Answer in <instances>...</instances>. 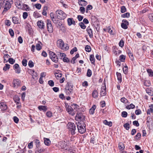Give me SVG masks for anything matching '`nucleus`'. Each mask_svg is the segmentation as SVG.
Here are the masks:
<instances>
[{"label": "nucleus", "instance_id": "20", "mask_svg": "<svg viewBox=\"0 0 153 153\" xmlns=\"http://www.w3.org/2000/svg\"><path fill=\"white\" fill-rule=\"evenodd\" d=\"M21 9L26 11L29 10L30 8L26 4H23L21 7Z\"/></svg>", "mask_w": 153, "mask_h": 153}, {"label": "nucleus", "instance_id": "51", "mask_svg": "<svg viewBox=\"0 0 153 153\" xmlns=\"http://www.w3.org/2000/svg\"><path fill=\"white\" fill-rule=\"evenodd\" d=\"M124 127L127 130H128L130 128V125L128 123H126L124 125Z\"/></svg>", "mask_w": 153, "mask_h": 153}, {"label": "nucleus", "instance_id": "43", "mask_svg": "<svg viewBox=\"0 0 153 153\" xmlns=\"http://www.w3.org/2000/svg\"><path fill=\"white\" fill-rule=\"evenodd\" d=\"M85 51L87 52H90L91 50V48L90 46L86 45L85 47Z\"/></svg>", "mask_w": 153, "mask_h": 153}, {"label": "nucleus", "instance_id": "55", "mask_svg": "<svg viewBox=\"0 0 153 153\" xmlns=\"http://www.w3.org/2000/svg\"><path fill=\"white\" fill-rule=\"evenodd\" d=\"M128 114L126 111H123L122 112V116L124 117H127Z\"/></svg>", "mask_w": 153, "mask_h": 153}, {"label": "nucleus", "instance_id": "59", "mask_svg": "<svg viewBox=\"0 0 153 153\" xmlns=\"http://www.w3.org/2000/svg\"><path fill=\"white\" fill-rule=\"evenodd\" d=\"M58 19L54 17L53 19H51L52 21L55 24H56L58 23V22H59V21L58 20Z\"/></svg>", "mask_w": 153, "mask_h": 153}, {"label": "nucleus", "instance_id": "46", "mask_svg": "<svg viewBox=\"0 0 153 153\" xmlns=\"http://www.w3.org/2000/svg\"><path fill=\"white\" fill-rule=\"evenodd\" d=\"M79 25L80 26L81 28H82V29H85L86 28V26L82 22H81L79 23Z\"/></svg>", "mask_w": 153, "mask_h": 153}, {"label": "nucleus", "instance_id": "28", "mask_svg": "<svg viewBox=\"0 0 153 153\" xmlns=\"http://www.w3.org/2000/svg\"><path fill=\"white\" fill-rule=\"evenodd\" d=\"M42 44V43L40 42H38V43L36 45V48L37 50L38 51L40 50L42 48V46L41 45Z\"/></svg>", "mask_w": 153, "mask_h": 153}, {"label": "nucleus", "instance_id": "50", "mask_svg": "<svg viewBox=\"0 0 153 153\" xmlns=\"http://www.w3.org/2000/svg\"><path fill=\"white\" fill-rule=\"evenodd\" d=\"M9 32L12 37H13L14 36V33L13 30L11 28L9 30Z\"/></svg>", "mask_w": 153, "mask_h": 153}, {"label": "nucleus", "instance_id": "35", "mask_svg": "<svg viewBox=\"0 0 153 153\" xmlns=\"http://www.w3.org/2000/svg\"><path fill=\"white\" fill-rule=\"evenodd\" d=\"M65 88H69V89H71L73 90V85L72 83L70 82H68L67 83Z\"/></svg>", "mask_w": 153, "mask_h": 153}, {"label": "nucleus", "instance_id": "37", "mask_svg": "<svg viewBox=\"0 0 153 153\" xmlns=\"http://www.w3.org/2000/svg\"><path fill=\"white\" fill-rule=\"evenodd\" d=\"M106 88H103V89H102L100 92V95L101 96H105L106 94Z\"/></svg>", "mask_w": 153, "mask_h": 153}, {"label": "nucleus", "instance_id": "62", "mask_svg": "<svg viewBox=\"0 0 153 153\" xmlns=\"http://www.w3.org/2000/svg\"><path fill=\"white\" fill-rule=\"evenodd\" d=\"M58 55L59 56L61 57H64L66 56V54L64 53H61L60 52H58Z\"/></svg>", "mask_w": 153, "mask_h": 153}, {"label": "nucleus", "instance_id": "11", "mask_svg": "<svg viewBox=\"0 0 153 153\" xmlns=\"http://www.w3.org/2000/svg\"><path fill=\"white\" fill-rule=\"evenodd\" d=\"M66 111L69 114L72 116L74 115L75 114L74 110L71 106H68L66 109Z\"/></svg>", "mask_w": 153, "mask_h": 153}, {"label": "nucleus", "instance_id": "41", "mask_svg": "<svg viewBox=\"0 0 153 153\" xmlns=\"http://www.w3.org/2000/svg\"><path fill=\"white\" fill-rule=\"evenodd\" d=\"M92 74V73L91 71L89 69H88L86 74L87 76L88 77H90L91 76Z\"/></svg>", "mask_w": 153, "mask_h": 153}, {"label": "nucleus", "instance_id": "25", "mask_svg": "<svg viewBox=\"0 0 153 153\" xmlns=\"http://www.w3.org/2000/svg\"><path fill=\"white\" fill-rule=\"evenodd\" d=\"M118 148L121 151H123L125 148L124 144L122 143H120L118 144Z\"/></svg>", "mask_w": 153, "mask_h": 153}, {"label": "nucleus", "instance_id": "4", "mask_svg": "<svg viewBox=\"0 0 153 153\" xmlns=\"http://www.w3.org/2000/svg\"><path fill=\"white\" fill-rule=\"evenodd\" d=\"M67 126L69 131H71V134L74 135L75 134V131L76 130V127L74 123L72 122H69L67 125Z\"/></svg>", "mask_w": 153, "mask_h": 153}, {"label": "nucleus", "instance_id": "64", "mask_svg": "<svg viewBox=\"0 0 153 153\" xmlns=\"http://www.w3.org/2000/svg\"><path fill=\"white\" fill-rule=\"evenodd\" d=\"M67 153H75V150H73L72 149H69L68 150H66Z\"/></svg>", "mask_w": 153, "mask_h": 153}, {"label": "nucleus", "instance_id": "19", "mask_svg": "<svg viewBox=\"0 0 153 153\" xmlns=\"http://www.w3.org/2000/svg\"><path fill=\"white\" fill-rule=\"evenodd\" d=\"M38 109L41 111L45 112L47 110V106L44 105H40L38 107Z\"/></svg>", "mask_w": 153, "mask_h": 153}, {"label": "nucleus", "instance_id": "36", "mask_svg": "<svg viewBox=\"0 0 153 153\" xmlns=\"http://www.w3.org/2000/svg\"><path fill=\"white\" fill-rule=\"evenodd\" d=\"M135 107V105L132 103H131L130 105H128L126 106V108L128 109H133Z\"/></svg>", "mask_w": 153, "mask_h": 153}, {"label": "nucleus", "instance_id": "33", "mask_svg": "<svg viewBox=\"0 0 153 153\" xmlns=\"http://www.w3.org/2000/svg\"><path fill=\"white\" fill-rule=\"evenodd\" d=\"M9 57V55L8 54H6L4 55L3 57L4 58V63L7 62L8 61Z\"/></svg>", "mask_w": 153, "mask_h": 153}, {"label": "nucleus", "instance_id": "47", "mask_svg": "<svg viewBox=\"0 0 153 153\" xmlns=\"http://www.w3.org/2000/svg\"><path fill=\"white\" fill-rule=\"evenodd\" d=\"M124 45V42L123 39H121L119 43V45L120 47L122 48Z\"/></svg>", "mask_w": 153, "mask_h": 153}, {"label": "nucleus", "instance_id": "18", "mask_svg": "<svg viewBox=\"0 0 153 153\" xmlns=\"http://www.w3.org/2000/svg\"><path fill=\"white\" fill-rule=\"evenodd\" d=\"M26 29L27 30L29 33H31L32 31L30 25L28 23H27L25 26Z\"/></svg>", "mask_w": 153, "mask_h": 153}, {"label": "nucleus", "instance_id": "30", "mask_svg": "<svg viewBox=\"0 0 153 153\" xmlns=\"http://www.w3.org/2000/svg\"><path fill=\"white\" fill-rule=\"evenodd\" d=\"M48 7L45 6L44 7L42 13L43 15L46 16L47 15V11L48 10Z\"/></svg>", "mask_w": 153, "mask_h": 153}, {"label": "nucleus", "instance_id": "45", "mask_svg": "<svg viewBox=\"0 0 153 153\" xmlns=\"http://www.w3.org/2000/svg\"><path fill=\"white\" fill-rule=\"evenodd\" d=\"M120 101L124 103H126L128 102V100L125 97H122L120 99Z\"/></svg>", "mask_w": 153, "mask_h": 153}, {"label": "nucleus", "instance_id": "48", "mask_svg": "<svg viewBox=\"0 0 153 153\" xmlns=\"http://www.w3.org/2000/svg\"><path fill=\"white\" fill-rule=\"evenodd\" d=\"M13 99L14 102L17 101H20V99L18 96H15L13 98Z\"/></svg>", "mask_w": 153, "mask_h": 153}, {"label": "nucleus", "instance_id": "29", "mask_svg": "<svg viewBox=\"0 0 153 153\" xmlns=\"http://www.w3.org/2000/svg\"><path fill=\"white\" fill-rule=\"evenodd\" d=\"M147 72L149 76L152 77L153 76V71L151 69H147Z\"/></svg>", "mask_w": 153, "mask_h": 153}, {"label": "nucleus", "instance_id": "53", "mask_svg": "<svg viewBox=\"0 0 153 153\" xmlns=\"http://www.w3.org/2000/svg\"><path fill=\"white\" fill-rule=\"evenodd\" d=\"M60 3L65 8H67L68 7V5L66 4L64 2L62 1L61 0L60 1Z\"/></svg>", "mask_w": 153, "mask_h": 153}, {"label": "nucleus", "instance_id": "52", "mask_svg": "<svg viewBox=\"0 0 153 153\" xmlns=\"http://www.w3.org/2000/svg\"><path fill=\"white\" fill-rule=\"evenodd\" d=\"M151 113H153V110L152 108H150L148 109L147 112V114L150 115Z\"/></svg>", "mask_w": 153, "mask_h": 153}, {"label": "nucleus", "instance_id": "12", "mask_svg": "<svg viewBox=\"0 0 153 153\" xmlns=\"http://www.w3.org/2000/svg\"><path fill=\"white\" fill-rule=\"evenodd\" d=\"M13 68L15 71V72L17 74H19L20 73V68L19 67V65L17 64H16L13 66Z\"/></svg>", "mask_w": 153, "mask_h": 153}, {"label": "nucleus", "instance_id": "23", "mask_svg": "<svg viewBox=\"0 0 153 153\" xmlns=\"http://www.w3.org/2000/svg\"><path fill=\"white\" fill-rule=\"evenodd\" d=\"M90 60L91 61L92 64L94 65L95 64V58L93 55H91L90 56Z\"/></svg>", "mask_w": 153, "mask_h": 153}, {"label": "nucleus", "instance_id": "60", "mask_svg": "<svg viewBox=\"0 0 153 153\" xmlns=\"http://www.w3.org/2000/svg\"><path fill=\"white\" fill-rule=\"evenodd\" d=\"M8 61L10 63L13 64L15 62V60L10 58L8 59Z\"/></svg>", "mask_w": 153, "mask_h": 153}, {"label": "nucleus", "instance_id": "42", "mask_svg": "<svg viewBox=\"0 0 153 153\" xmlns=\"http://www.w3.org/2000/svg\"><path fill=\"white\" fill-rule=\"evenodd\" d=\"M120 11L122 13H124L126 11V9L124 6H123L121 7Z\"/></svg>", "mask_w": 153, "mask_h": 153}, {"label": "nucleus", "instance_id": "8", "mask_svg": "<svg viewBox=\"0 0 153 153\" xmlns=\"http://www.w3.org/2000/svg\"><path fill=\"white\" fill-rule=\"evenodd\" d=\"M85 118L84 116L81 113H77L75 119L76 120L82 121Z\"/></svg>", "mask_w": 153, "mask_h": 153}, {"label": "nucleus", "instance_id": "39", "mask_svg": "<svg viewBox=\"0 0 153 153\" xmlns=\"http://www.w3.org/2000/svg\"><path fill=\"white\" fill-rule=\"evenodd\" d=\"M130 16V13H126L121 15V17L123 18H128Z\"/></svg>", "mask_w": 153, "mask_h": 153}, {"label": "nucleus", "instance_id": "44", "mask_svg": "<svg viewBox=\"0 0 153 153\" xmlns=\"http://www.w3.org/2000/svg\"><path fill=\"white\" fill-rule=\"evenodd\" d=\"M69 46L68 45H65L64 44V45L63 46V48H62L61 49L64 51H67L69 49Z\"/></svg>", "mask_w": 153, "mask_h": 153}, {"label": "nucleus", "instance_id": "5", "mask_svg": "<svg viewBox=\"0 0 153 153\" xmlns=\"http://www.w3.org/2000/svg\"><path fill=\"white\" fill-rule=\"evenodd\" d=\"M50 57L53 61L57 63L58 61V59L57 55L53 52L50 51L49 53Z\"/></svg>", "mask_w": 153, "mask_h": 153}, {"label": "nucleus", "instance_id": "6", "mask_svg": "<svg viewBox=\"0 0 153 153\" xmlns=\"http://www.w3.org/2000/svg\"><path fill=\"white\" fill-rule=\"evenodd\" d=\"M47 28L48 31L50 33H52L53 32V28L51 21L49 19L47 20Z\"/></svg>", "mask_w": 153, "mask_h": 153}, {"label": "nucleus", "instance_id": "61", "mask_svg": "<svg viewBox=\"0 0 153 153\" xmlns=\"http://www.w3.org/2000/svg\"><path fill=\"white\" fill-rule=\"evenodd\" d=\"M77 50V48L76 47H74L71 51L70 53L71 54H73L74 52L76 51Z\"/></svg>", "mask_w": 153, "mask_h": 153}, {"label": "nucleus", "instance_id": "31", "mask_svg": "<svg viewBox=\"0 0 153 153\" xmlns=\"http://www.w3.org/2000/svg\"><path fill=\"white\" fill-rule=\"evenodd\" d=\"M116 74L117 77V79L120 82H121L122 81V76L120 73L119 72H117Z\"/></svg>", "mask_w": 153, "mask_h": 153}, {"label": "nucleus", "instance_id": "26", "mask_svg": "<svg viewBox=\"0 0 153 153\" xmlns=\"http://www.w3.org/2000/svg\"><path fill=\"white\" fill-rule=\"evenodd\" d=\"M92 97L94 98H97L98 97V93L96 90H94L92 93Z\"/></svg>", "mask_w": 153, "mask_h": 153}, {"label": "nucleus", "instance_id": "14", "mask_svg": "<svg viewBox=\"0 0 153 153\" xmlns=\"http://www.w3.org/2000/svg\"><path fill=\"white\" fill-rule=\"evenodd\" d=\"M7 108V106L5 102H2L0 103V109L2 111H4Z\"/></svg>", "mask_w": 153, "mask_h": 153}, {"label": "nucleus", "instance_id": "27", "mask_svg": "<svg viewBox=\"0 0 153 153\" xmlns=\"http://www.w3.org/2000/svg\"><path fill=\"white\" fill-rule=\"evenodd\" d=\"M103 123L105 125H108L110 127L112 126V123L111 121L108 122L106 120H105L103 121Z\"/></svg>", "mask_w": 153, "mask_h": 153}, {"label": "nucleus", "instance_id": "16", "mask_svg": "<svg viewBox=\"0 0 153 153\" xmlns=\"http://www.w3.org/2000/svg\"><path fill=\"white\" fill-rule=\"evenodd\" d=\"M86 31L88 34L90 38L93 37V33L91 29L90 28V27L89 26L86 29Z\"/></svg>", "mask_w": 153, "mask_h": 153}, {"label": "nucleus", "instance_id": "9", "mask_svg": "<svg viewBox=\"0 0 153 153\" xmlns=\"http://www.w3.org/2000/svg\"><path fill=\"white\" fill-rule=\"evenodd\" d=\"M56 44L57 46L61 49L63 48V46L64 45V42L61 39H58L57 41Z\"/></svg>", "mask_w": 153, "mask_h": 153}, {"label": "nucleus", "instance_id": "7", "mask_svg": "<svg viewBox=\"0 0 153 153\" xmlns=\"http://www.w3.org/2000/svg\"><path fill=\"white\" fill-rule=\"evenodd\" d=\"M59 148L67 150L68 149V146L67 143L65 142H60L59 144Z\"/></svg>", "mask_w": 153, "mask_h": 153}, {"label": "nucleus", "instance_id": "40", "mask_svg": "<svg viewBox=\"0 0 153 153\" xmlns=\"http://www.w3.org/2000/svg\"><path fill=\"white\" fill-rule=\"evenodd\" d=\"M10 68V65L8 64H6L5 66L4 67L3 69L4 71H6L8 70Z\"/></svg>", "mask_w": 153, "mask_h": 153}, {"label": "nucleus", "instance_id": "10", "mask_svg": "<svg viewBox=\"0 0 153 153\" xmlns=\"http://www.w3.org/2000/svg\"><path fill=\"white\" fill-rule=\"evenodd\" d=\"M21 82L18 79H14L13 82V87H16L21 85Z\"/></svg>", "mask_w": 153, "mask_h": 153}, {"label": "nucleus", "instance_id": "49", "mask_svg": "<svg viewBox=\"0 0 153 153\" xmlns=\"http://www.w3.org/2000/svg\"><path fill=\"white\" fill-rule=\"evenodd\" d=\"M141 134L140 133H138L137 135L135 136V139L136 140H138L139 138H140Z\"/></svg>", "mask_w": 153, "mask_h": 153}, {"label": "nucleus", "instance_id": "3", "mask_svg": "<svg viewBox=\"0 0 153 153\" xmlns=\"http://www.w3.org/2000/svg\"><path fill=\"white\" fill-rule=\"evenodd\" d=\"M55 14L57 18L60 20L64 19L67 16L66 14L60 10H57L55 12Z\"/></svg>", "mask_w": 153, "mask_h": 153}, {"label": "nucleus", "instance_id": "22", "mask_svg": "<svg viewBox=\"0 0 153 153\" xmlns=\"http://www.w3.org/2000/svg\"><path fill=\"white\" fill-rule=\"evenodd\" d=\"M96 108V106L95 105H93L92 108H91L89 111V113L91 114H93L94 112V111Z\"/></svg>", "mask_w": 153, "mask_h": 153}, {"label": "nucleus", "instance_id": "63", "mask_svg": "<svg viewBox=\"0 0 153 153\" xmlns=\"http://www.w3.org/2000/svg\"><path fill=\"white\" fill-rule=\"evenodd\" d=\"M28 66L30 68H32L33 67L34 63L31 60H30L29 62Z\"/></svg>", "mask_w": 153, "mask_h": 153}, {"label": "nucleus", "instance_id": "54", "mask_svg": "<svg viewBox=\"0 0 153 153\" xmlns=\"http://www.w3.org/2000/svg\"><path fill=\"white\" fill-rule=\"evenodd\" d=\"M107 32L111 35H114V34L112 33L113 30H111L110 27H108Z\"/></svg>", "mask_w": 153, "mask_h": 153}, {"label": "nucleus", "instance_id": "17", "mask_svg": "<svg viewBox=\"0 0 153 153\" xmlns=\"http://www.w3.org/2000/svg\"><path fill=\"white\" fill-rule=\"evenodd\" d=\"M78 3L79 5L85 6L87 4V2L84 0H78Z\"/></svg>", "mask_w": 153, "mask_h": 153}, {"label": "nucleus", "instance_id": "58", "mask_svg": "<svg viewBox=\"0 0 153 153\" xmlns=\"http://www.w3.org/2000/svg\"><path fill=\"white\" fill-rule=\"evenodd\" d=\"M127 24H125L124 23H122L121 24L122 27L124 29H126L128 27L127 26Z\"/></svg>", "mask_w": 153, "mask_h": 153}, {"label": "nucleus", "instance_id": "32", "mask_svg": "<svg viewBox=\"0 0 153 153\" xmlns=\"http://www.w3.org/2000/svg\"><path fill=\"white\" fill-rule=\"evenodd\" d=\"M65 91L67 93V95H70L72 93L73 89L68 88H65Z\"/></svg>", "mask_w": 153, "mask_h": 153}, {"label": "nucleus", "instance_id": "1", "mask_svg": "<svg viewBox=\"0 0 153 153\" xmlns=\"http://www.w3.org/2000/svg\"><path fill=\"white\" fill-rule=\"evenodd\" d=\"M0 10L4 8L2 13L4 14L10 9L11 7V4L8 1L4 0L0 3Z\"/></svg>", "mask_w": 153, "mask_h": 153}, {"label": "nucleus", "instance_id": "56", "mask_svg": "<svg viewBox=\"0 0 153 153\" xmlns=\"http://www.w3.org/2000/svg\"><path fill=\"white\" fill-rule=\"evenodd\" d=\"M48 84L50 86L52 87L54 85V82L52 80H50L48 81Z\"/></svg>", "mask_w": 153, "mask_h": 153}, {"label": "nucleus", "instance_id": "24", "mask_svg": "<svg viewBox=\"0 0 153 153\" xmlns=\"http://www.w3.org/2000/svg\"><path fill=\"white\" fill-rule=\"evenodd\" d=\"M44 143L45 145L49 146L50 144L51 141L49 139L44 138Z\"/></svg>", "mask_w": 153, "mask_h": 153}, {"label": "nucleus", "instance_id": "2", "mask_svg": "<svg viewBox=\"0 0 153 153\" xmlns=\"http://www.w3.org/2000/svg\"><path fill=\"white\" fill-rule=\"evenodd\" d=\"M77 126L79 132L82 134L86 131L85 125L83 122L81 121L77 124Z\"/></svg>", "mask_w": 153, "mask_h": 153}, {"label": "nucleus", "instance_id": "57", "mask_svg": "<svg viewBox=\"0 0 153 153\" xmlns=\"http://www.w3.org/2000/svg\"><path fill=\"white\" fill-rule=\"evenodd\" d=\"M123 71L125 74H127L128 72V68L127 66H125L124 68H123Z\"/></svg>", "mask_w": 153, "mask_h": 153}, {"label": "nucleus", "instance_id": "15", "mask_svg": "<svg viewBox=\"0 0 153 153\" xmlns=\"http://www.w3.org/2000/svg\"><path fill=\"white\" fill-rule=\"evenodd\" d=\"M37 25L39 28L41 29L45 28V24L42 21H39L37 22Z\"/></svg>", "mask_w": 153, "mask_h": 153}, {"label": "nucleus", "instance_id": "34", "mask_svg": "<svg viewBox=\"0 0 153 153\" xmlns=\"http://www.w3.org/2000/svg\"><path fill=\"white\" fill-rule=\"evenodd\" d=\"M15 5L17 8L19 9H21V7L22 6L20 1L16 2L15 3Z\"/></svg>", "mask_w": 153, "mask_h": 153}, {"label": "nucleus", "instance_id": "13", "mask_svg": "<svg viewBox=\"0 0 153 153\" xmlns=\"http://www.w3.org/2000/svg\"><path fill=\"white\" fill-rule=\"evenodd\" d=\"M67 22L69 26H71L72 25H76L75 21L72 18H68L67 19Z\"/></svg>", "mask_w": 153, "mask_h": 153}, {"label": "nucleus", "instance_id": "21", "mask_svg": "<svg viewBox=\"0 0 153 153\" xmlns=\"http://www.w3.org/2000/svg\"><path fill=\"white\" fill-rule=\"evenodd\" d=\"M12 21L14 24H18L19 23V19L15 16H13L12 18Z\"/></svg>", "mask_w": 153, "mask_h": 153}, {"label": "nucleus", "instance_id": "38", "mask_svg": "<svg viewBox=\"0 0 153 153\" xmlns=\"http://www.w3.org/2000/svg\"><path fill=\"white\" fill-rule=\"evenodd\" d=\"M126 56L123 55H121L119 57V59L122 62H124L125 61Z\"/></svg>", "mask_w": 153, "mask_h": 153}]
</instances>
